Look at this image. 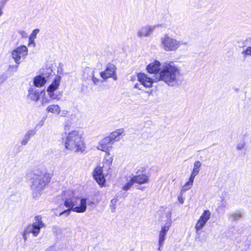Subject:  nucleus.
Returning a JSON list of instances; mask_svg holds the SVG:
<instances>
[{"instance_id": "nucleus-16", "label": "nucleus", "mask_w": 251, "mask_h": 251, "mask_svg": "<svg viewBox=\"0 0 251 251\" xmlns=\"http://www.w3.org/2000/svg\"><path fill=\"white\" fill-rule=\"evenodd\" d=\"M124 132V129L123 128H119L112 132L108 137L113 143L121 139L120 136L123 134Z\"/></svg>"}, {"instance_id": "nucleus-20", "label": "nucleus", "mask_w": 251, "mask_h": 251, "mask_svg": "<svg viewBox=\"0 0 251 251\" xmlns=\"http://www.w3.org/2000/svg\"><path fill=\"white\" fill-rule=\"evenodd\" d=\"M48 113L58 115L61 112L60 106L57 104H50L47 106L46 109Z\"/></svg>"}, {"instance_id": "nucleus-7", "label": "nucleus", "mask_w": 251, "mask_h": 251, "mask_svg": "<svg viewBox=\"0 0 251 251\" xmlns=\"http://www.w3.org/2000/svg\"><path fill=\"white\" fill-rule=\"evenodd\" d=\"M35 219L36 222L28 226V227L31 226L32 228L28 231H25V235L26 234L32 233L34 236H36L39 234L40 229L45 227V224L42 220V217L41 216H36Z\"/></svg>"}, {"instance_id": "nucleus-13", "label": "nucleus", "mask_w": 251, "mask_h": 251, "mask_svg": "<svg viewBox=\"0 0 251 251\" xmlns=\"http://www.w3.org/2000/svg\"><path fill=\"white\" fill-rule=\"evenodd\" d=\"M49 75L43 74L39 75L34 79V85L37 87H41L45 85L48 80Z\"/></svg>"}, {"instance_id": "nucleus-8", "label": "nucleus", "mask_w": 251, "mask_h": 251, "mask_svg": "<svg viewBox=\"0 0 251 251\" xmlns=\"http://www.w3.org/2000/svg\"><path fill=\"white\" fill-rule=\"evenodd\" d=\"M138 81L141 83V85L145 88H151L154 82H157L155 80V75L154 78H152L147 74L144 73H139L137 74Z\"/></svg>"}, {"instance_id": "nucleus-35", "label": "nucleus", "mask_w": 251, "mask_h": 251, "mask_svg": "<svg viewBox=\"0 0 251 251\" xmlns=\"http://www.w3.org/2000/svg\"><path fill=\"white\" fill-rule=\"evenodd\" d=\"M141 85V84H136L135 85L134 88H136L139 90H142V87Z\"/></svg>"}, {"instance_id": "nucleus-37", "label": "nucleus", "mask_w": 251, "mask_h": 251, "mask_svg": "<svg viewBox=\"0 0 251 251\" xmlns=\"http://www.w3.org/2000/svg\"><path fill=\"white\" fill-rule=\"evenodd\" d=\"M152 91H146L145 93H147L149 96L152 95Z\"/></svg>"}, {"instance_id": "nucleus-18", "label": "nucleus", "mask_w": 251, "mask_h": 251, "mask_svg": "<svg viewBox=\"0 0 251 251\" xmlns=\"http://www.w3.org/2000/svg\"><path fill=\"white\" fill-rule=\"evenodd\" d=\"M43 92H40L39 90L31 88L28 90V96L30 99L37 101L39 100L40 95Z\"/></svg>"}, {"instance_id": "nucleus-30", "label": "nucleus", "mask_w": 251, "mask_h": 251, "mask_svg": "<svg viewBox=\"0 0 251 251\" xmlns=\"http://www.w3.org/2000/svg\"><path fill=\"white\" fill-rule=\"evenodd\" d=\"M49 95V97L52 100H55L57 98V96L54 93V91L47 90Z\"/></svg>"}, {"instance_id": "nucleus-17", "label": "nucleus", "mask_w": 251, "mask_h": 251, "mask_svg": "<svg viewBox=\"0 0 251 251\" xmlns=\"http://www.w3.org/2000/svg\"><path fill=\"white\" fill-rule=\"evenodd\" d=\"M131 178L134 183H136L139 184H144L148 182V176L144 174L135 176Z\"/></svg>"}, {"instance_id": "nucleus-10", "label": "nucleus", "mask_w": 251, "mask_h": 251, "mask_svg": "<svg viewBox=\"0 0 251 251\" xmlns=\"http://www.w3.org/2000/svg\"><path fill=\"white\" fill-rule=\"evenodd\" d=\"M211 213L209 210H204L195 225V229L198 234L210 218Z\"/></svg>"}, {"instance_id": "nucleus-3", "label": "nucleus", "mask_w": 251, "mask_h": 251, "mask_svg": "<svg viewBox=\"0 0 251 251\" xmlns=\"http://www.w3.org/2000/svg\"><path fill=\"white\" fill-rule=\"evenodd\" d=\"M79 198L75 197L74 195L70 196L69 197L66 198L64 201V205L68 208L60 213V215L67 213V215L70 214L71 210L77 213H83L85 212L87 208V199L86 198H82L80 201V205L75 206Z\"/></svg>"}, {"instance_id": "nucleus-38", "label": "nucleus", "mask_w": 251, "mask_h": 251, "mask_svg": "<svg viewBox=\"0 0 251 251\" xmlns=\"http://www.w3.org/2000/svg\"><path fill=\"white\" fill-rule=\"evenodd\" d=\"M49 182V180H48L46 182L43 181V183H44V184L42 185V186H45L47 185Z\"/></svg>"}, {"instance_id": "nucleus-4", "label": "nucleus", "mask_w": 251, "mask_h": 251, "mask_svg": "<svg viewBox=\"0 0 251 251\" xmlns=\"http://www.w3.org/2000/svg\"><path fill=\"white\" fill-rule=\"evenodd\" d=\"M161 48L166 51L176 50L181 45H186L181 41H177L166 34L160 38Z\"/></svg>"}, {"instance_id": "nucleus-33", "label": "nucleus", "mask_w": 251, "mask_h": 251, "mask_svg": "<svg viewBox=\"0 0 251 251\" xmlns=\"http://www.w3.org/2000/svg\"><path fill=\"white\" fill-rule=\"evenodd\" d=\"M60 116L61 117H66L67 116L68 113V111L66 110H63L62 111L61 110V112H60Z\"/></svg>"}, {"instance_id": "nucleus-11", "label": "nucleus", "mask_w": 251, "mask_h": 251, "mask_svg": "<svg viewBox=\"0 0 251 251\" xmlns=\"http://www.w3.org/2000/svg\"><path fill=\"white\" fill-rule=\"evenodd\" d=\"M155 28V25H146L144 26L138 30L137 36L139 38L150 37Z\"/></svg>"}, {"instance_id": "nucleus-26", "label": "nucleus", "mask_w": 251, "mask_h": 251, "mask_svg": "<svg viewBox=\"0 0 251 251\" xmlns=\"http://www.w3.org/2000/svg\"><path fill=\"white\" fill-rule=\"evenodd\" d=\"M39 29H35L33 30L32 32L29 36V40L31 43L33 42L34 40L36 38V35L39 33Z\"/></svg>"}, {"instance_id": "nucleus-6", "label": "nucleus", "mask_w": 251, "mask_h": 251, "mask_svg": "<svg viewBox=\"0 0 251 251\" xmlns=\"http://www.w3.org/2000/svg\"><path fill=\"white\" fill-rule=\"evenodd\" d=\"M112 161L113 158L110 156V153L108 152V155L105 156L103 162L98 164L93 173L109 172Z\"/></svg>"}, {"instance_id": "nucleus-23", "label": "nucleus", "mask_w": 251, "mask_h": 251, "mask_svg": "<svg viewBox=\"0 0 251 251\" xmlns=\"http://www.w3.org/2000/svg\"><path fill=\"white\" fill-rule=\"evenodd\" d=\"M60 76H56L53 82L48 87L47 90L54 91L57 90L60 85Z\"/></svg>"}, {"instance_id": "nucleus-2", "label": "nucleus", "mask_w": 251, "mask_h": 251, "mask_svg": "<svg viewBox=\"0 0 251 251\" xmlns=\"http://www.w3.org/2000/svg\"><path fill=\"white\" fill-rule=\"evenodd\" d=\"M64 145L67 150L75 152H83L86 149V145L81 131L72 130L67 135Z\"/></svg>"}, {"instance_id": "nucleus-22", "label": "nucleus", "mask_w": 251, "mask_h": 251, "mask_svg": "<svg viewBox=\"0 0 251 251\" xmlns=\"http://www.w3.org/2000/svg\"><path fill=\"white\" fill-rule=\"evenodd\" d=\"M195 177L194 174H191L189 177V180L184 185H183L181 192H184L189 189H190L193 183L194 179Z\"/></svg>"}, {"instance_id": "nucleus-29", "label": "nucleus", "mask_w": 251, "mask_h": 251, "mask_svg": "<svg viewBox=\"0 0 251 251\" xmlns=\"http://www.w3.org/2000/svg\"><path fill=\"white\" fill-rule=\"evenodd\" d=\"M242 54L244 58H246L248 55L251 56V47H248L242 52Z\"/></svg>"}, {"instance_id": "nucleus-9", "label": "nucleus", "mask_w": 251, "mask_h": 251, "mask_svg": "<svg viewBox=\"0 0 251 251\" xmlns=\"http://www.w3.org/2000/svg\"><path fill=\"white\" fill-rule=\"evenodd\" d=\"M116 68L114 64L109 63L106 65L105 70L100 73V76L103 79L112 77L114 80H116L117 77L116 75Z\"/></svg>"}, {"instance_id": "nucleus-15", "label": "nucleus", "mask_w": 251, "mask_h": 251, "mask_svg": "<svg viewBox=\"0 0 251 251\" xmlns=\"http://www.w3.org/2000/svg\"><path fill=\"white\" fill-rule=\"evenodd\" d=\"M170 227V223L168 225H165L162 227L159 232L158 243L160 247H161L164 243L167 232Z\"/></svg>"}, {"instance_id": "nucleus-27", "label": "nucleus", "mask_w": 251, "mask_h": 251, "mask_svg": "<svg viewBox=\"0 0 251 251\" xmlns=\"http://www.w3.org/2000/svg\"><path fill=\"white\" fill-rule=\"evenodd\" d=\"M92 81H93V83L96 85L103 82L102 80H100L95 76L94 71H93L92 73Z\"/></svg>"}, {"instance_id": "nucleus-41", "label": "nucleus", "mask_w": 251, "mask_h": 251, "mask_svg": "<svg viewBox=\"0 0 251 251\" xmlns=\"http://www.w3.org/2000/svg\"><path fill=\"white\" fill-rule=\"evenodd\" d=\"M2 13V10L1 9H0V16L1 15Z\"/></svg>"}, {"instance_id": "nucleus-28", "label": "nucleus", "mask_w": 251, "mask_h": 251, "mask_svg": "<svg viewBox=\"0 0 251 251\" xmlns=\"http://www.w3.org/2000/svg\"><path fill=\"white\" fill-rule=\"evenodd\" d=\"M134 182L131 178L129 181H128L125 185L122 187L123 190L127 191L129 190L134 184Z\"/></svg>"}, {"instance_id": "nucleus-14", "label": "nucleus", "mask_w": 251, "mask_h": 251, "mask_svg": "<svg viewBox=\"0 0 251 251\" xmlns=\"http://www.w3.org/2000/svg\"><path fill=\"white\" fill-rule=\"evenodd\" d=\"M160 67V63L158 61L155 60L147 66V69L149 73H155L156 75L157 73H159V71H160L161 68Z\"/></svg>"}, {"instance_id": "nucleus-19", "label": "nucleus", "mask_w": 251, "mask_h": 251, "mask_svg": "<svg viewBox=\"0 0 251 251\" xmlns=\"http://www.w3.org/2000/svg\"><path fill=\"white\" fill-rule=\"evenodd\" d=\"M36 133V131L34 129H30L28 130L25 134L24 138L21 141V144L22 145H25L27 144L28 142L29 141L30 138L33 136Z\"/></svg>"}, {"instance_id": "nucleus-21", "label": "nucleus", "mask_w": 251, "mask_h": 251, "mask_svg": "<svg viewBox=\"0 0 251 251\" xmlns=\"http://www.w3.org/2000/svg\"><path fill=\"white\" fill-rule=\"evenodd\" d=\"M93 177L100 187L105 185V179L103 174H93Z\"/></svg>"}, {"instance_id": "nucleus-39", "label": "nucleus", "mask_w": 251, "mask_h": 251, "mask_svg": "<svg viewBox=\"0 0 251 251\" xmlns=\"http://www.w3.org/2000/svg\"><path fill=\"white\" fill-rule=\"evenodd\" d=\"M141 169V170H139L138 172L140 171L141 173H143V172L146 171L145 169L144 168H142Z\"/></svg>"}, {"instance_id": "nucleus-36", "label": "nucleus", "mask_w": 251, "mask_h": 251, "mask_svg": "<svg viewBox=\"0 0 251 251\" xmlns=\"http://www.w3.org/2000/svg\"><path fill=\"white\" fill-rule=\"evenodd\" d=\"M235 230V228L234 227H231L230 230H229V231L231 232L232 234V236H233V235L235 234H234V231Z\"/></svg>"}, {"instance_id": "nucleus-24", "label": "nucleus", "mask_w": 251, "mask_h": 251, "mask_svg": "<svg viewBox=\"0 0 251 251\" xmlns=\"http://www.w3.org/2000/svg\"><path fill=\"white\" fill-rule=\"evenodd\" d=\"M244 214V212L242 210H237L230 214V218L232 221H237L242 218Z\"/></svg>"}, {"instance_id": "nucleus-40", "label": "nucleus", "mask_w": 251, "mask_h": 251, "mask_svg": "<svg viewBox=\"0 0 251 251\" xmlns=\"http://www.w3.org/2000/svg\"><path fill=\"white\" fill-rule=\"evenodd\" d=\"M179 202L180 203H182L183 202L182 199L179 200Z\"/></svg>"}, {"instance_id": "nucleus-32", "label": "nucleus", "mask_w": 251, "mask_h": 251, "mask_svg": "<svg viewBox=\"0 0 251 251\" xmlns=\"http://www.w3.org/2000/svg\"><path fill=\"white\" fill-rule=\"evenodd\" d=\"M50 100L49 99H48L47 98H42L41 100V103L42 105H44L47 103H50Z\"/></svg>"}, {"instance_id": "nucleus-31", "label": "nucleus", "mask_w": 251, "mask_h": 251, "mask_svg": "<svg viewBox=\"0 0 251 251\" xmlns=\"http://www.w3.org/2000/svg\"><path fill=\"white\" fill-rule=\"evenodd\" d=\"M245 146V142L244 141H242L239 143H238L236 146V149L238 150H242Z\"/></svg>"}, {"instance_id": "nucleus-34", "label": "nucleus", "mask_w": 251, "mask_h": 251, "mask_svg": "<svg viewBox=\"0 0 251 251\" xmlns=\"http://www.w3.org/2000/svg\"><path fill=\"white\" fill-rule=\"evenodd\" d=\"M226 205V201H225L224 200L221 201V208L222 207H225Z\"/></svg>"}, {"instance_id": "nucleus-5", "label": "nucleus", "mask_w": 251, "mask_h": 251, "mask_svg": "<svg viewBox=\"0 0 251 251\" xmlns=\"http://www.w3.org/2000/svg\"><path fill=\"white\" fill-rule=\"evenodd\" d=\"M28 50L26 46H21L15 49L12 52V57L17 65V68L21 63V59H24L27 55Z\"/></svg>"}, {"instance_id": "nucleus-1", "label": "nucleus", "mask_w": 251, "mask_h": 251, "mask_svg": "<svg viewBox=\"0 0 251 251\" xmlns=\"http://www.w3.org/2000/svg\"><path fill=\"white\" fill-rule=\"evenodd\" d=\"M180 73L179 69L172 63H165L160 71L155 75L156 81H162L169 86H174L179 83Z\"/></svg>"}, {"instance_id": "nucleus-25", "label": "nucleus", "mask_w": 251, "mask_h": 251, "mask_svg": "<svg viewBox=\"0 0 251 251\" xmlns=\"http://www.w3.org/2000/svg\"><path fill=\"white\" fill-rule=\"evenodd\" d=\"M201 163L199 161H197L195 162L194 165L193 173H199L201 169Z\"/></svg>"}, {"instance_id": "nucleus-12", "label": "nucleus", "mask_w": 251, "mask_h": 251, "mask_svg": "<svg viewBox=\"0 0 251 251\" xmlns=\"http://www.w3.org/2000/svg\"><path fill=\"white\" fill-rule=\"evenodd\" d=\"M111 143H113L108 136L105 137L100 141L97 149L106 152L107 154L106 155H108V152H109V150L111 148V147L108 146V145Z\"/></svg>"}]
</instances>
